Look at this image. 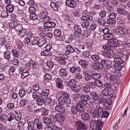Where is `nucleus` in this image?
I'll return each mask as SVG.
<instances>
[{"label": "nucleus", "mask_w": 130, "mask_h": 130, "mask_svg": "<svg viewBox=\"0 0 130 130\" xmlns=\"http://www.w3.org/2000/svg\"><path fill=\"white\" fill-rule=\"evenodd\" d=\"M27 101L25 99H22L19 103V105L20 106H23L25 105L27 103Z\"/></svg>", "instance_id": "obj_61"}, {"label": "nucleus", "mask_w": 130, "mask_h": 130, "mask_svg": "<svg viewBox=\"0 0 130 130\" xmlns=\"http://www.w3.org/2000/svg\"><path fill=\"white\" fill-rule=\"evenodd\" d=\"M57 56H56L55 59L57 61H59L61 59H63L64 58L65 55L62 54H58Z\"/></svg>", "instance_id": "obj_49"}, {"label": "nucleus", "mask_w": 130, "mask_h": 130, "mask_svg": "<svg viewBox=\"0 0 130 130\" xmlns=\"http://www.w3.org/2000/svg\"><path fill=\"white\" fill-rule=\"evenodd\" d=\"M41 112L42 113V115L43 116H46L47 115L48 113V110H46L45 108H41Z\"/></svg>", "instance_id": "obj_55"}, {"label": "nucleus", "mask_w": 130, "mask_h": 130, "mask_svg": "<svg viewBox=\"0 0 130 130\" xmlns=\"http://www.w3.org/2000/svg\"><path fill=\"white\" fill-rule=\"evenodd\" d=\"M79 64L81 66L82 68L84 70H86L88 68L89 62L84 59L81 60L78 62Z\"/></svg>", "instance_id": "obj_7"}, {"label": "nucleus", "mask_w": 130, "mask_h": 130, "mask_svg": "<svg viewBox=\"0 0 130 130\" xmlns=\"http://www.w3.org/2000/svg\"><path fill=\"white\" fill-rule=\"evenodd\" d=\"M55 36L57 37H60L61 36V31L59 29H55V30L54 32Z\"/></svg>", "instance_id": "obj_46"}, {"label": "nucleus", "mask_w": 130, "mask_h": 130, "mask_svg": "<svg viewBox=\"0 0 130 130\" xmlns=\"http://www.w3.org/2000/svg\"><path fill=\"white\" fill-rule=\"evenodd\" d=\"M113 37L112 34L110 33L104 34L103 36V38L104 39L107 40L108 41L112 39Z\"/></svg>", "instance_id": "obj_23"}, {"label": "nucleus", "mask_w": 130, "mask_h": 130, "mask_svg": "<svg viewBox=\"0 0 130 130\" xmlns=\"http://www.w3.org/2000/svg\"><path fill=\"white\" fill-rule=\"evenodd\" d=\"M52 78L51 75L47 73L46 74L44 77V79L45 80L51 79Z\"/></svg>", "instance_id": "obj_63"}, {"label": "nucleus", "mask_w": 130, "mask_h": 130, "mask_svg": "<svg viewBox=\"0 0 130 130\" xmlns=\"http://www.w3.org/2000/svg\"><path fill=\"white\" fill-rule=\"evenodd\" d=\"M102 93L103 96H107L109 94V91L107 89H104L102 91Z\"/></svg>", "instance_id": "obj_62"}, {"label": "nucleus", "mask_w": 130, "mask_h": 130, "mask_svg": "<svg viewBox=\"0 0 130 130\" xmlns=\"http://www.w3.org/2000/svg\"><path fill=\"white\" fill-rule=\"evenodd\" d=\"M89 23L88 21H85L83 22L82 23V27L85 28H87L89 26Z\"/></svg>", "instance_id": "obj_45"}, {"label": "nucleus", "mask_w": 130, "mask_h": 130, "mask_svg": "<svg viewBox=\"0 0 130 130\" xmlns=\"http://www.w3.org/2000/svg\"><path fill=\"white\" fill-rule=\"evenodd\" d=\"M56 26L55 23L53 22H45L44 23V29L46 31H51V28L54 27Z\"/></svg>", "instance_id": "obj_4"}, {"label": "nucleus", "mask_w": 130, "mask_h": 130, "mask_svg": "<svg viewBox=\"0 0 130 130\" xmlns=\"http://www.w3.org/2000/svg\"><path fill=\"white\" fill-rule=\"evenodd\" d=\"M41 55L43 56H49L51 55L52 52L50 51L45 50L41 52Z\"/></svg>", "instance_id": "obj_28"}, {"label": "nucleus", "mask_w": 130, "mask_h": 130, "mask_svg": "<svg viewBox=\"0 0 130 130\" xmlns=\"http://www.w3.org/2000/svg\"><path fill=\"white\" fill-rule=\"evenodd\" d=\"M68 72L65 69L62 68L59 70V75L61 77H66L67 75Z\"/></svg>", "instance_id": "obj_16"}, {"label": "nucleus", "mask_w": 130, "mask_h": 130, "mask_svg": "<svg viewBox=\"0 0 130 130\" xmlns=\"http://www.w3.org/2000/svg\"><path fill=\"white\" fill-rule=\"evenodd\" d=\"M71 88L72 91L76 93L78 92L80 89V88L76 85L74 86Z\"/></svg>", "instance_id": "obj_40"}, {"label": "nucleus", "mask_w": 130, "mask_h": 130, "mask_svg": "<svg viewBox=\"0 0 130 130\" xmlns=\"http://www.w3.org/2000/svg\"><path fill=\"white\" fill-rule=\"evenodd\" d=\"M66 5L70 8H74L76 7V2L73 0H67L66 2Z\"/></svg>", "instance_id": "obj_8"}, {"label": "nucleus", "mask_w": 130, "mask_h": 130, "mask_svg": "<svg viewBox=\"0 0 130 130\" xmlns=\"http://www.w3.org/2000/svg\"><path fill=\"white\" fill-rule=\"evenodd\" d=\"M120 53H118L116 54L115 57L113 58L116 63L122 64L123 62V60L120 57L121 56L120 55Z\"/></svg>", "instance_id": "obj_11"}, {"label": "nucleus", "mask_w": 130, "mask_h": 130, "mask_svg": "<svg viewBox=\"0 0 130 130\" xmlns=\"http://www.w3.org/2000/svg\"><path fill=\"white\" fill-rule=\"evenodd\" d=\"M14 9V6L10 4H8L6 7L7 11L10 13L12 12Z\"/></svg>", "instance_id": "obj_34"}, {"label": "nucleus", "mask_w": 130, "mask_h": 130, "mask_svg": "<svg viewBox=\"0 0 130 130\" xmlns=\"http://www.w3.org/2000/svg\"><path fill=\"white\" fill-rule=\"evenodd\" d=\"M76 81L75 80L72 79L70 80L68 84L69 87L71 88L74 86Z\"/></svg>", "instance_id": "obj_42"}, {"label": "nucleus", "mask_w": 130, "mask_h": 130, "mask_svg": "<svg viewBox=\"0 0 130 130\" xmlns=\"http://www.w3.org/2000/svg\"><path fill=\"white\" fill-rule=\"evenodd\" d=\"M99 117L101 118H106L109 115V113L107 111H103L102 108L101 107L99 108Z\"/></svg>", "instance_id": "obj_10"}, {"label": "nucleus", "mask_w": 130, "mask_h": 130, "mask_svg": "<svg viewBox=\"0 0 130 130\" xmlns=\"http://www.w3.org/2000/svg\"><path fill=\"white\" fill-rule=\"evenodd\" d=\"M92 67L95 70H100L102 69V65L100 63L95 62L93 64Z\"/></svg>", "instance_id": "obj_18"}, {"label": "nucleus", "mask_w": 130, "mask_h": 130, "mask_svg": "<svg viewBox=\"0 0 130 130\" xmlns=\"http://www.w3.org/2000/svg\"><path fill=\"white\" fill-rule=\"evenodd\" d=\"M82 117V119L84 121H88L90 119V116L87 113H83Z\"/></svg>", "instance_id": "obj_30"}, {"label": "nucleus", "mask_w": 130, "mask_h": 130, "mask_svg": "<svg viewBox=\"0 0 130 130\" xmlns=\"http://www.w3.org/2000/svg\"><path fill=\"white\" fill-rule=\"evenodd\" d=\"M81 19L82 21H87L89 20H91L93 19V17L89 15H83L80 18Z\"/></svg>", "instance_id": "obj_21"}, {"label": "nucleus", "mask_w": 130, "mask_h": 130, "mask_svg": "<svg viewBox=\"0 0 130 130\" xmlns=\"http://www.w3.org/2000/svg\"><path fill=\"white\" fill-rule=\"evenodd\" d=\"M26 94L25 90L23 88H21L19 91V95L20 96L21 98L23 97Z\"/></svg>", "instance_id": "obj_36"}, {"label": "nucleus", "mask_w": 130, "mask_h": 130, "mask_svg": "<svg viewBox=\"0 0 130 130\" xmlns=\"http://www.w3.org/2000/svg\"><path fill=\"white\" fill-rule=\"evenodd\" d=\"M48 15L47 12L45 10H42L39 15V17L41 19H43L47 16Z\"/></svg>", "instance_id": "obj_22"}, {"label": "nucleus", "mask_w": 130, "mask_h": 130, "mask_svg": "<svg viewBox=\"0 0 130 130\" xmlns=\"http://www.w3.org/2000/svg\"><path fill=\"white\" fill-rule=\"evenodd\" d=\"M40 93L38 91L34 92L32 94V97L35 100H36L40 96Z\"/></svg>", "instance_id": "obj_31"}, {"label": "nucleus", "mask_w": 130, "mask_h": 130, "mask_svg": "<svg viewBox=\"0 0 130 130\" xmlns=\"http://www.w3.org/2000/svg\"><path fill=\"white\" fill-rule=\"evenodd\" d=\"M50 93V90L48 89H44L40 93V95L46 97Z\"/></svg>", "instance_id": "obj_33"}, {"label": "nucleus", "mask_w": 130, "mask_h": 130, "mask_svg": "<svg viewBox=\"0 0 130 130\" xmlns=\"http://www.w3.org/2000/svg\"><path fill=\"white\" fill-rule=\"evenodd\" d=\"M113 19H109L107 20V23L112 25H114L116 23L115 20Z\"/></svg>", "instance_id": "obj_59"}, {"label": "nucleus", "mask_w": 130, "mask_h": 130, "mask_svg": "<svg viewBox=\"0 0 130 130\" xmlns=\"http://www.w3.org/2000/svg\"><path fill=\"white\" fill-rule=\"evenodd\" d=\"M56 84L57 87L59 88L62 89L63 88V85L62 84L63 81L61 80L60 78H57L56 81Z\"/></svg>", "instance_id": "obj_17"}, {"label": "nucleus", "mask_w": 130, "mask_h": 130, "mask_svg": "<svg viewBox=\"0 0 130 130\" xmlns=\"http://www.w3.org/2000/svg\"><path fill=\"white\" fill-rule=\"evenodd\" d=\"M35 127V130L38 129H40L43 127L42 123L40 122L39 118H36L35 119L33 122L30 121L28 123V130H33L32 128Z\"/></svg>", "instance_id": "obj_1"}, {"label": "nucleus", "mask_w": 130, "mask_h": 130, "mask_svg": "<svg viewBox=\"0 0 130 130\" xmlns=\"http://www.w3.org/2000/svg\"><path fill=\"white\" fill-rule=\"evenodd\" d=\"M80 98L81 99L85 100L87 101H88L89 102H91V98L90 96L87 94L82 95H81Z\"/></svg>", "instance_id": "obj_27"}, {"label": "nucleus", "mask_w": 130, "mask_h": 130, "mask_svg": "<svg viewBox=\"0 0 130 130\" xmlns=\"http://www.w3.org/2000/svg\"><path fill=\"white\" fill-rule=\"evenodd\" d=\"M7 118V116L6 114L2 113L0 115V121L2 122L5 121Z\"/></svg>", "instance_id": "obj_44"}, {"label": "nucleus", "mask_w": 130, "mask_h": 130, "mask_svg": "<svg viewBox=\"0 0 130 130\" xmlns=\"http://www.w3.org/2000/svg\"><path fill=\"white\" fill-rule=\"evenodd\" d=\"M87 103L88 102L86 100H82L79 102L78 104L84 107L86 105Z\"/></svg>", "instance_id": "obj_50"}, {"label": "nucleus", "mask_w": 130, "mask_h": 130, "mask_svg": "<svg viewBox=\"0 0 130 130\" xmlns=\"http://www.w3.org/2000/svg\"><path fill=\"white\" fill-rule=\"evenodd\" d=\"M56 120L60 122H62L64 120L65 114L63 113H59L56 114L55 115Z\"/></svg>", "instance_id": "obj_12"}, {"label": "nucleus", "mask_w": 130, "mask_h": 130, "mask_svg": "<svg viewBox=\"0 0 130 130\" xmlns=\"http://www.w3.org/2000/svg\"><path fill=\"white\" fill-rule=\"evenodd\" d=\"M77 127L79 128L84 130H86L88 128V126L81 121H78L76 123Z\"/></svg>", "instance_id": "obj_13"}, {"label": "nucleus", "mask_w": 130, "mask_h": 130, "mask_svg": "<svg viewBox=\"0 0 130 130\" xmlns=\"http://www.w3.org/2000/svg\"><path fill=\"white\" fill-rule=\"evenodd\" d=\"M55 110L58 112L63 113L64 112V108L60 105H57L55 107Z\"/></svg>", "instance_id": "obj_26"}, {"label": "nucleus", "mask_w": 130, "mask_h": 130, "mask_svg": "<svg viewBox=\"0 0 130 130\" xmlns=\"http://www.w3.org/2000/svg\"><path fill=\"white\" fill-rule=\"evenodd\" d=\"M99 104L100 106L103 107L106 105L105 98H102L99 100Z\"/></svg>", "instance_id": "obj_32"}, {"label": "nucleus", "mask_w": 130, "mask_h": 130, "mask_svg": "<svg viewBox=\"0 0 130 130\" xmlns=\"http://www.w3.org/2000/svg\"><path fill=\"white\" fill-rule=\"evenodd\" d=\"M99 108L97 109H96L92 113V115L93 118L95 121H99L98 117H99Z\"/></svg>", "instance_id": "obj_15"}, {"label": "nucleus", "mask_w": 130, "mask_h": 130, "mask_svg": "<svg viewBox=\"0 0 130 130\" xmlns=\"http://www.w3.org/2000/svg\"><path fill=\"white\" fill-rule=\"evenodd\" d=\"M92 8L93 11H98L101 10V6L99 5L96 4L93 6Z\"/></svg>", "instance_id": "obj_43"}, {"label": "nucleus", "mask_w": 130, "mask_h": 130, "mask_svg": "<svg viewBox=\"0 0 130 130\" xmlns=\"http://www.w3.org/2000/svg\"><path fill=\"white\" fill-rule=\"evenodd\" d=\"M108 42L109 44H110V45L115 47L117 46L118 44V42L117 40L116 39L112 38L110 40L108 41Z\"/></svg>", "instance_id": "obj_14"}, {"label": "nucleus", "mask_w": 130, "mask_h": 130, "mask_svg": "<svg viewBox=\"0 0 130 130\" xmlns=\"http://www.w3.org/2000/svg\"><path fill=\"white\" fill-rule=\"evenodd\" d=\"M43 122L45 124H50L51 121V120L48 118L46 117H44L43 119Z\"/></svg>", "instance_id": "obj_56"}, {"label": "nucleus", "mask_w": 130, "mask_h": 130, "mask_svg": "<svg viewBox=\"0 0 130 130\" xmlns=\"http://www.w3.org/2000/svg\"><path fill=\"white\" fill-rule=\"evenodd\" d=\"M121 64L115 63L114 64V67L117 70H120L122 68V66L120 65Z\"/></svg>", "instance_id": "obj_58"}, {"label": "nucleus", "mask_w": 130, "mask_h": 130, "mask_svg": "<svg viewBox=\"0 0 130 130\" xmlns=\"http://www.w3.org/2000/svg\"><path fill=\"white\" fill-rule=\"evenodd\" d=\"M9 25L10 26L14 29L15 31L17 32L22 31L23 29L22 25L21 24H17L15 22L11 23L9 24Z\"/></svg>", "instance_id": "obj_3"}, {"label": "nucleus", "mask_w": 130, "mask_h": 130, "mask_svg": "<svg viewBox=\"0 0 130 130\" xmlns=\"http://www.w3.org/2000/svg\"><path fill=\"white\" fill-rule=\"evenodd\" d=\"M91 59L94 61H98L100 59L99 56L96 54L92 55L91 56Z\"/></svg>", "instance_id": "obj_41"}, {"label": "nucleus", "mask_w": 130, "mask_h": 130, "mask_svg": "<svg viewBox=\"0 0 130 130\" xmlns=\"http://www.w3.org/2000/svg\"><path fill=\"white\" fill-rule=\"evenodd\" d=\"M46 43V40L45 38H41L38 41L37 44L39 47H41Z\"/></svg>", "instance_id": "obj_25"}, {"label": "nucleus", "mask_w": 130, "mask_h": 130, "mask_svg": "<svg viewBox=\"0 0 130 130\" xmlns=\"http://www.w3.org/2000/svg\"><path fill=\"white\" fill-rule=\"evenodd\" d=\"M97 22L99 24L101 25H104L106 23V21L103 19L99 18L97 21Z\"/></svg>", "instance_id": "obj_47"}, {"label": "nucleus", "mask_w": 130, "mask_h": 130, "mask_svg": "<svg viewBox=\"0 0 130 130\" xmlns=\"http://www.w3.org/2000/svg\"><path fill=\"white\" fill-rule=\"evenodd\" d=\"M31 41L30 42L31 44L33 45L36 44L37 43L38 37H37L34 36L33 35L30 36V37Z\"/></svg>", "instance_id": "obj_19"}, {"label": "nucleus", "mask_w": 130, "mask_h": 130, "mask_svg": "<svg viewBox=\"0 0 130 130\" xmlns=\"http://www.w3.org/2000/svg\"><path fill=\"white\" fill-rule=\"evenodd\" d=\"M114 31L115 32L120 34L122 35H126L128 33V31L126 29L121 27L118 28H115Z\"/></svg>", "instance_id": "obj_5"}, {"label": "nucleus", "mask_w": 130, "mask_h": 130, "mask_svg": "<svg viewBox=\"0 0 130 130\" xmlns=\"http://www.w3.org/2000/svg\"><path fill=\"white\" fill-rule=\"evenodd\" d=\"M102 54L105 57L107 58H111L115 56L116 54L112 51H108L103 52V51H101Z\"/></svg>", "instance_id": "obj_6"}, {"label": "nucleus", "mask_w": 130, "mask_h": 130, "mask_svg": "<svg viewBox=\"0 0 130 130\" xmlns=\"http://www.w3.org/2000/svg\"><path fill=\"white\" fill-rule=\"evenodd\" d=\"M11 52L12 54L14 57H17L19 56L18 52L16 50L14 49H12Z\"/></svg>", "instance_id": "obj_57"}, {"label": "nucleus", "mask_w": 130, "mask_h": 130, "mask_svg": "<svg viewBox=\"0 0 130 130\" xmlns=\"http://www.w3.org/2000/svg\"><path fill=\"white\" fill-rule=\"evenodd\" d=\"M61 4L60 2H57L56 3L51 2L50 3V5L53 9L55 11H57L58 10V9L61 5Z\"/></svg>", "instance_id": "obj_9"}, {"label": "nucleus", "mask_w": 130, "mask_h": 130, "mask_svg": "<svg viewBox=\"0 0 130 130\" xmlns=\"http://www.w3.org/2000/svg\"><path fill=\"white\" fill-rule=\"evenodd\" d=\"M103 122L100 121H92L90 125V128L93 130H100L103 126Z\"/></svg>", "instance_id": "obj_2"}, {"label": "nucleus", "mask_w": 130, "mask_h": 130, "mask_svg": "<svg viewBox=\"0 0 130 130\" xmlns=\"http://www.w3.org/2000/svg\"><path fill=\"white\" fill-rule=\"evenodd\" d=\"M10 51L9 50L6 51L4 53V56L5 58L6 59H10Z\"/></svg>", "instance_id": "obj_38"}, {"label": "nucleus", "mask_w": 130, "mask_h": 130, "mask_svg": "<svg viewBox=\"0 0 130 130\" xmlns=\"http://www.w3.org/2000/svg\"><path fill=\"white\" fill-rule=\"evenodd\" d=\"M14 105L13 103H9L7 104V107L8 109L11 110L14 107Z\"/></svg>", "instance_id": "obj_64"}, {"label": "nucleus", "mask_w": 130, "mask_h": 130, "mask_svg": "<svg viewBox=\"0 0 130 130\" xmlns=\"http://www.w3.org/2000/svg\"><path fill=\"white\" fill-rule=\"evenodd\" d=\"M59 104L61 105H63L65 103L64 99L63 97L60 96L58 99Z\"/></svg>", "instance_id": "obj_48"}, {"label": "nucleus", "mask_w": 130, "mask_h": 130, "mask_svg": "<svg viewBox=\"0 0 130 130\" xmlns=\"http://www.w3.org/2000/svg\"><path fill=\"white\" fill-rule=\"evenodd\" d=\"M38 98V99L36 100L37 103L38 105L40 106L42 105L44 103L43 99L41 96H40Z\"/></svg>", "instance_id": "obj_35"}, {"label": "nucleus", "mask_w": 130, "mask_h": 130, "mask_svg": "<svg viewBox=\"0 0 130 130\" xmlns=\"http://www.w3.org/2000/svg\"><path fill=\"white\" fill-rule=\"evenodd\" d=\"M77 109L78 111L80 112H83L84 111V109L83 106L77 104Z\"/></svg>", "instance_id": "obj_53"}, {"label": "nucleus", "mask_w": 130, "mask_h": 130, "mask_svg": "<svg viewBox=\"0 0 130 130\" xmlns=\"http://www.w3.org/2000/svg\"><path fill=\"white\" fill-rule=\"evenodd\" d=\"M101 76V75L99 73H96L92 74V79H95V80L100 78Z\"/></svg>", "instance_id": "obj_37"}, {"label": "nucleus", "mask_w": 130, "mask_h": 130, "mask_svg": "<svg viewBox=\"0 0 130 130\" xmlns=\"http://www.w3.org/2000/svg\"><path fill=\"white\" fill-rule=\"evenodd\" d=\"M30 19L31 20H35L37 19L38 18V15L35 13H30Z\"/></svg>", "instance_id": "obj_54"}, {"label": "nucleus", "mask_w": 130, "mask_h": 130, "mask_svg": "<svg viewBox=\"0 0 130 130\" xmlns=\"http://www.w3.org/2000/svg\"><path fill=\"white\" fill-rule=\"evenodd\" d=\"M46 103L47 104L49 105L50 107L52 108L54 104L53 101H52V99L51 98H48L46 99Z\"/></svg>", "instance_id": "obj_29"}, {"label": "nucleus", "mask_w": 130, "mask_h": 130, "mask_svg": "<svg viewBox=\"0 0 130 130\" xmlns=\"http://www.w3.org/2000/svg\"><path fill=\"white\" fill-rule=\"evenodd\" d=\"M62 16L64 19V21L66 23L72 22V19L71 17L66 14H62Z\"/></svg>", "instance_id": "obj_20"}, {"label": "nucleus", "mask_w": 130, "mask_h": 130, "mask_svg": "<svg viewBox=\"0 0 130 130\" xmlns=\"http://www.w3.org/2000/svg\"><path fill=\"white\" fill-rule=\"evenodd\" d=\"M85 78L86 81H89L92 78V75H91L89 74H86L85 75Z\"/></svg>", "instance_id": "obj_52"}, {"label": "nucleus", "mask_w": 130, "mask_h": 130, "mask_svg": "<svg viewBox=\"0 0 130 130\" xmlns=\"http://www.w3.org/2000/svg\"><path fill=\"white\" fill-rule=\"evenodd\" d=\"M71 111L73 114L75 115L76 114L78 111L77 109V106L76 107L74 106L72 107L71 109Z\"/></svg>", "instance_id": "obj_60"}, {"label": "nucleus", "mask_w": 130, "mask_h": 130, "mask_svg": "<svg viewBox=\"0 0 130 130\" xmlns=\"http://www.w3.org/2000/svg\"><path fill=\"white\" fill-rule=\"evenodd\" d=\"M117 12L120 14H123L126 15H127L128 14V11L120 8H117Z\"/></svg>", "instance_id": "obj_24"}, {"label": "nucleus", "mask_w": 130, "mask_h": 130, "mask_svg": "<svg viewBox=\"0 0 130 130\" xmlns=\"http://www.w3.org/2000/svg\"><path fill=\"white\" fill-rule=\"evenodd\" d=\"M74 29L75 30V32L78 34H80L81 32V28L78 25H76L74 26Z\"/></svg>", "instance_id": "obj_39"}, {"label": "nucleus", "mask_w": 130, "mask_h": 130, "mask_svg": "<svg viewBox=\"0 0 130 130\" xmlns=\"http://www.w3.org/2000/svg\"><path fill=\"white\" fill-rule=\"evenodd\" d=\"M8 14L7 11H3L1 13V15L2 17L6 18L8 16Z\"/></svg>", "instance_id": "obj_51"}]
</instances>
